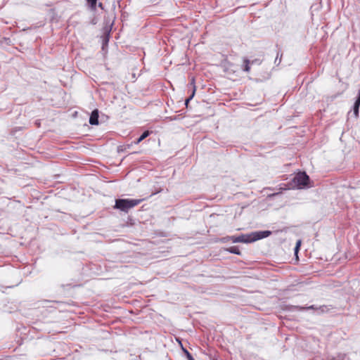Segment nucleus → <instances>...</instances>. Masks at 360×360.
I'll return each mask as SVG.
<instances>
[{"mask_svg": "<svg viewBox=\"0 0 360 360\" xmlns=\"http://www.w3.org/2000/svg\"><path fill=\"white\" fill-rule=\"evenodd\" d=\"M194 95H195V89L193 90L192 94L185 101V104H186V107L188 106L189 101L193 98Z\"/></svg>", "mask_w": 360, "mask_h": 360, "instance_id": "nucleus-12", "label": "nucleus"}, {"mask_svg": "<svg viewBox=\"0 0 360 360\" xmlns=\"http://www.w3.org/2000/svg\"><path fill=\"white\" fill-rule=\"evenodd\" d=\"M301 243H302V242H301L300 240H297V243H296L295 248V255L296 256L297 260L298 259L297 254H298V252L300 250V246H301Z\"/></svg>", "mask_w": 360, "mask_h": 360, "instance_id": "nucleus-8", "label": "nucleus"}, {"mask_svg": "<svg viewBox=\"0 0 360 360\" xmlns=\"http://www.w3.org/2000/svg\"><path fill=\"white\" fill-rule=\"evenodd\" d=\"M326 306H321V307H319V309H321V311H324V309H326Z\"/></svg>", "mask_w": 360, "mask_h": 360, "instance_id": "nucleus-16", "label": "nucleus"}, {"mask_svg": "<svg viewBox=\"0 0 360 360\" xmlns=\"http://www.w3.org/2000/svg\"><path fill=\"white\" fill-rule=\"evenodd\" d=\"M245 71H248L250 69L248 68H246V69H244Z\"/></svg>", "mask_w": 360, "mask_h": 360, "instance_id": "nucleus-18", "label": "nucleus"}, {"mask_svg": "<svg viewBox=\"0 0 360 360\" xmlns=\"http://www.w3.org/2000/svg\"><path fill=\"white\" fill-rule=\"evenodd\" d=\"M228 238L231 240L233 243H251L250 234H242L238 236H231L228 237Z\"/></svg>", "mask_w": 360, "mask_h": 360, "instance_id": "nucleus-4", "label": "nucleus"}, {"mask_svg": "<svg viewBox=\"0 0 360 360\" xmlns=\"http://www.w3.org/2000/svg\"><path fill=\"white\" fill-rule=\"evenodd\" d=\"M225 250H226V251L233 253V254H236L238 255H241V252L239 250L238 247H237V246H231V247L226 248Z\"/></svg>", "mask_w": 360, "mask_h": 360, "instance_id": "nucleus-6", "label": "nucleus"}, {"mask_svg": "<svg viewBox=\"0 0 360 360\" xmlns=\"http://www.w3.org/2000/svg\"><path fill=\"white\" fill-rule=\"evenodd\" d=\"M360 106V99H356L354 105V112L357 115L359 114V109Z\"/></svg>", "mask_w": 360, "mask_h": 360, "instance_id": "nucleus-9", "label": "nucleus"}, {"mask_svg": "<svg viewBox=\"0 0 360 360\" xmlns=\"http://www.w3.org/2000/svg\"><path fill=\"white\" fill-rule=\"evenodd\" d=\"M143 199H117L114 207L123 212H128L131 208L140 204Z\"/></svg>", "mask_w": 360, "mask_h": 360, "instance_id": "nucleus-1", "label": "nucleus"}, {"mask_svg": "<svg viewBox=\"0 0 360 360\" xmlns=\"http://www.w3.org/2000/svg\"><path fill=\"white\" fill-rule=\"evenodd\" d=\"M150 134V131H145L142 134L141 136L136 140V141L135 142L136 144H139V143H141L143 139H145L146 137H148Z\"/></svg>", "mask_w": 360, "mask_h": 360, "instance_id": "nucleus-7", "label": "nucleus"}, {"mask_svg": "<svg viewBox=\"0 0 360 360\" xmlns=\"http://www.w3.org/2000/svg\"><path fill=\"white\" fill-rule=\"evenodd\" d=\"M86 2H87L88 6L91 9H95L96 8L97 0H86Z\"/></svg>", "mask_w": 360, "mask_h": 360, "instance_id": "nucleus-10", "label": "nucleus"}, {"mask_svg": "<svg viewBox=\"0 0 360 360\" xmlns=\"http://www.w3.org/2000/svg\"><path fill=\"white\" fill-rule=\"evenodd\" d=\"M271 234L270 231H261L250 233L251 243L266 238Z\"/></svg>", "mask_w": 360, "mask_h": 360, "instance_id": "nucleus-3", "label": "nucleus"}, {"mask_svg": "<svg viewBox=\"0 0 360 360\" xmlns=\"http://www.w3.org/2000/svg\"><path fill=\"white\" fill-rule=\"evenodd\" d=\"M305 308L304 307H300V309H304ZM306 309H316L313 305L312 306H310L309 307H307Z\"/></svg>", "mask_w": 360, "mask_h": 360, "instance_id": "nucleus-15", "label": "nucleus"}, {"mask_svg": "<svg viewBox=\"0 0 360 360\" xmlns=\"http://www.w3.org/2000/svg\"><path fill=\"white\" fill-rule=\"evenodd\" d=\"M358 99H360V90H359V96L357 98Z\"/></svg>", "mask_w": 360, "mask_h": 360, "instance_id": "nucleus-17", "label": "nucleus"}, {"mask_svg": "<svg viewBox=\"0 0 360 360\" xmlns=\"http://www.w3.org/2000/svg\"><path fill=\"white\" fill-rule=\"evenodd\" d=\"M89 123L92 125H96L98 124V110H94L90 116Z\"/></svg>", "mask_w": 360, "mask_h": 360, "instance_id": "nucleus-5", "label": "nucleus"}, {"mask_svg": "<svg viewBox=\"0 0 360 360\" xmlns=\"http://www.w3.org/2000/svg\"><path fill=\"white\" fill-rule=\"evenodd\" d=\"M184 351L186 355L188 360H195L194 358L192 356V355L188 350L184 349Z\"/></svg>", "mask_w": 360, "mask_h": 360, "instance_id": "nucleus-13", "label": "nucleus"}, {"mask_svg": "<svg viewBox=\"0 0 360 360\" xmlns=\"http://www.w3.org/2000/svg\"><path fill=\"white\" fill-rule=\"evenodd\" d=\"M245 68H249L250 65V61L248 60H245Z\"/></svg>", "mask_w": 360, "mask_h": 360, "instance_id": "nucleus-14", "label": "nucleus"}, {"mask_svg": "<svg viewBox=\"0 0 360 360\" xmlns=\"http://www.w3.org/2000/svg\"><path fill=\"white\" fill-rule=\"evenodd\" d=\"M190 84L193 86V90L195 89V92L196 91L195 86V79L194 77H191L190 79Z\"/></svg>", "mask_w": 360, "mask_h": 360, "instance_id": "nucleus-11", "label": "nucleus"}, {"mask_svg": "<svg viewBox=\"0 0 360 360\" xmlns=\"http://www.w3.org/2000/svg\"><path fill=\"white\" fill-rule=\"evenodd\" d=\"M222 241H225L226 240V238H222L221 239Z\"/></svg>", "mask_w": 360, "mask_h": 360, "instance_id": "nucleus-19", "label": "nucleus"}, {"mask_svg": "<svg viewBox=\"0 0 360 360\" xmlns=\"http://www.w3.org/2000/svg\"><path fill=\"white\" fill-rule=\"evenodd\" d=\"M293 182L297 188H302L309 185V177L305 172H299L293 178Z\"/></svg>", "mask_w": 360, "mask_h": 360, "instance_id": "nucleus-2", "label": "nucleus"}]
</instances>
